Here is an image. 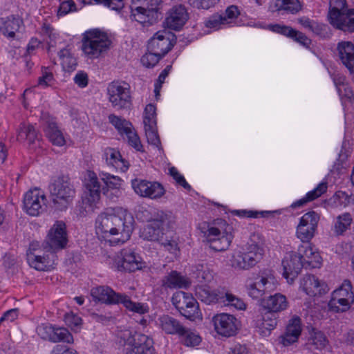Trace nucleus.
<instances>
[{
    "label": "nucleus",
    "mask_w": 354,
    "mask_h": 354,
    "mask_svg": "<svg viewBox=\"0 0 354 354\" xmlns=\"http://www.w3.org/2000/svg\"><path fill=\"white\" fill-rule=\"evenodd\" d=\"M134 223L133 215L127 209H106L95 218V233L111 245H121L130 239Z\"/></svg>",
    "instance_id": "1"
},
{
    "label": "nucleus",
    "mask_w": 354,
    "mask_h": 354,
    "mask_svg": "<svg viewBox=\"0 0 354 354\" xmlns=\"http://www.w3.org/2000/svg\"><path fill=\"white\" fill-rule=\"evenodd\" d=\"M176 218L172 213L158 212L142 229L140 236L145 240L159 242L169 252L176 254L177 243L165 232L173 227Z\"/></svg>",
    "instance_id": "2"
},
{
    "label": "nucleus",
    "mask_w": 354,
    "mask_h": 354,
    "mask_svg": "<svg viewBox=\"0 0 354 354\" xmlns=\"http://www.w3.org/2000/svg\"><path fill=\"white\" fill-rule=\"evenodd\" d=\"M91 295L95 301H100L106 304H122L130 311L143 315L148 312L147 305L133 302L127 295L115 292L109 286H100L93 287L91 290Z\"/></svg>",
    "instance_id": "3"
},
{
    "label": "nucleus",
    "mask_w": 354,
    "mask_h": 354,
    "mask_svg": "<svg viewBox=\"0 0 354 354\" xmlns=\"http://www.w3.org/2000/svg\"><path fill=\"white\" fill-rule=\"evenodd\" d=\"M162 0H131L130 19L144 27L155 24L160 15Z\"/></svg>",
    "instance_id": "4"
},
{
    "label": "nucleus",
    "mask_w": 354,
    "mask_h": 354,
    "mask_svg": "<svg viewBox=\"0 0 354 354\" xmlns=\"http://www.w3.org/2000/svg\"><path fill=\"white\" fill-rule=\"evenodd\" d=\"M328 18L334 28L354 32V9L348 8L346 0H330Z\"/></svg>",
    "instance_id": "5"
},
{
    "label": "nucleus",
    "mask_w": 354,
    "mask_h": 354,
    "mask_svg": "<svg viewBox=\"0 0 354 354\" xmlns=\"http://www.w3.org/2000/svg\"><path fill=\"white\" fill-rule=\"evenodd\" d=\"M111 41L108 35L99 30L86 31L83 36L82 49L91 59L103 57L110 49Z\"/></svg>",
    "instance_id": "6"
},
{
    "label": "nucleus",
    "mask_w": 354,
    "mask_h": 354,
    "mask_svg": "<svg viewBox=\"0 0 354 354\" xmlns=\"http://www.w3.org/2000/svg\"><path fill=\"white\" fill-rule=\"evenodd\" d=\"M232 226L223 219L216 220L213 225L209 226L205 232L206 241L209 248L216 252L226 250L230 245L233 236L231 233Z\"/></svg>",
    "instance_id": "7"
},
{
    "label": "nucleus",
    "mask_w": 354,
    "mask_h": 354,
    "mask_svg": "<svg viewBox=\"0 0 354 354\" xmlns=\"http://www.w3.org/2000/svg\"><path fill=\"white\" fill-rule=\"evenodd\" d=\"M118 342L124 346V354H152L153 340L148 336L135 333L129 330L120 331L118 334Z\"/></svg>",
    "instance_id": "8"
},
{
    "label": "nucleus",
    "mask_w": 354,
    "mask_h": 354,
    "mask_svg": "<svg viewBox=\"0 0 354 354\" xmlns=\"http://www.w3.org/2000/svg\"><path fill=\"white\" fill-rule=\"evenodd\" d=\"M84 184L85 190L82 196V206L80 209V215L82 216L93 213L98 208L101 194L100 183L95 172H86Z\"/></svg>",
    "instance_id": "9"
},
{
    "label": "nucleus",
    "mask_w": 354,
    "mask_h": 354,
    "mask_svg": "<svg viewBox=\"0 0 354 354\" xmlns=\"http://www.w3.org/2000/svg\"><path fill=\"white\" fill-rule=\"evenodd\" d=\"M55 205L60 209H66L75 196V189L67 176H59L49 185Z\"/></svg>",
    "instance_id": "10"
},
{
    "label": "nucleus",
    "mask_w": 354,
    "mask_h": 354,
    "mask_svg": "<svg viewBox=\"0 0 354 354\" xmlns=\"http://www.w3.org/2000/svg\"><path fill=\"white\" fill-rule=\"evenodd\" d=\"M109 264L118 271L135 272L146 267L141 257L131 248H124L110 258Z\"/></svg>",
    "instance_id": "11"
},
{
    "label": "nucleus",
    "mask_w": 354,
    "mask_h": 354,
    "mask_svg": "<svg viewBox=\"0 0 354 354\" xmlns=\"http://www.w3.org/2000/svg\"><path fill=\"white\" fill-rule=\"evenodd\" d=\"M171 301L180 313L187 319L194 321L202 318L198 303L191 294L178 291L173 295Z\"/></svg>",
    "instance_id": "12"
},
{
    "label": "nucleus",
    "mask_w": 354,
    "mask_h": 354,
    "mask_svg": "<svg viewBox=\"0 0 354 354\" xmlns=\"http://www.w3.org/2000/svg\"><path fill=\"white\" fill-rule=\"evenodd\" d=\"M107 95L109 102L117 110L129 108L131 104L130 86L124 82H111L107 86Z\"/></svg>",
    "instance_id": "13"
},
{
    "label": "nucleus",
    "mask_w": 354,
    "mask_h": 354,
    "mask_svg": "<svg viewBox=\"0 0 354 354\" xmlns=\"http://www.w3.org/2000/svg\"><path fill=\"white\" fill-rule=\"evenodd\" d=\"M319 219V214L315 211L304 214L297 226L296 236L303 243H309L316 234Z\"/></svg>",
    "instance_id": "14"
},
{
    "label": "nucleus",
    "mask_w": 354,
    "mask_h": 354,
    "mask_svg": "<svg viewBox=\"0 0 354 354\" xmlns=\"http://www.w3.org/2000/svg\"><path fill=\"white\" fill-rule=\"evenodd\" d=\"M277 281L272 274L262 275L254 282H249L247 286L248 295L254 299H261L264 295L276 289Z\"/></svg>",
    "instance_id": "15"
},
{
    "label": "nucleus",
    "mask_w": 354,
    "mask_h": 354,
    "mask_svg": "<svg viewBox=\"0 0 354 354\" xmlns=\"http://www.w3.org/2000/svg\"><path fill=\"white\" fill-rule=\"evenodd\" d=\"M46 244L53 252L64 249L68 243L66 225L62 221H57L50 227L46 239Z\"/></svg>",
    "instance_id": "16"
},
{
    "label": "nucleus",
    "mask_w": 354,
    "mask_h": 354,
    "mask_svg": "<svg viewBox=\"0 0 354 354\" xmlns=\"http://www.w3.org/2000/svg\"><path fill=\"white\" fill-rule=\"evenodd\" d=\"M176 36L169 31H158L148 42L147 50L165 56L176 43Z\"/></svg>",
    "instance_id": "17"
},
{
    "label": "nucleus",
    "mask_w": 354,
    "mask_h": 354,
    "mask_svg": "<svg viewBox=\"0 0 354 354\" xmlns=\"http://www.w3.org/2000/svg\"><path fill=\"white\" fill-rule=\"evenodd\" d=\"M46 203V196L41 189H30L24 197V209L30 216H37L44 211Z\"/></svg>",
    "instance_id": "18"
},
{
    "label": "nucleus",
    "mask_w": 354,
    "mask_h": 354,
    "mask_svg": "<svg viewBox=\"0 0 354 354\" xmlns=\"http://www.w3.org/2000/svg\"><path fill=\"white\" fill-rule=\"evenodd\" d=\"M131 186L138 195L151 199L160 198L165 193L164 187L156 181L134 179L131 181Z\"/></svg>",
    "instance_id": "19"
},
{
    "label": "nucleus",
    "mask_w": 354,
    "mask_h": 354,
    "mask_svg": "<svg viewBox=\"0 0 354 354\" xmlns=\"http://www.w3.org/2000/svg\"><path fill=\"white\" fill-rule=\"evenodd\" d=\"M215 331L223 337H231L237 330V319L235 317L227 313L216 314L212 317Z\"/></svg>",
    "instance_id": "20"
},
{
    "label": "nucleus",
    "mask_w": 354,
    "mask_h": 354,
    "mask_svg": "<svg viewBox=\"0 0 354 354\" xmlns=\"http://www.w3.org/2000/svg\"><path fill=\"white\" fill-rule=\"evenodd\" d=\"M189 19L185 6L183 4L174 6L170 8L165 19V24L169 29L179 30Z\"/></svg>",
    "instance_id": "21"
},
{
    "label": "nucleus",
    "mask_w": 354,
    "mask_h": 354,
    "mask_svg": "<svg viewBox=\"0 0 354 354\" xmlns=\"http://www.w3.org/2000/svg\"><path fill=\"white\" fill-rule=\"evenodd\" d=\"M283 276L288 282L293 281L304 267L302 260L295 252L287 253L282 260Z\"/></svg>",
    "instance_id": "22"
},
{
    "label": "nucleus",
    "mask_w": 354,
    "mask_h": 354,
    "mask_svg": "<svg viewBox=\"0 0 354 354\" xmlns=\"http://www.w3.org/2000/svg\"><path fill=\"white\" fill-rule=\"evenodd\" d=\"M299 259L302 260V264L305 268H319L322 264V257L309 243H304L299 246L296 252Z\"/></svg>",
    "instance_id": "23"
},
{
    "label": "nucleus",
    "mask_w": 354,
    "mask_h": 354,
    "mask_svg": "<svg viewBox=\"0 0 354 354\" xmlns=\"http://www.w3.org/2000/svg\"><path fill=\"white\" fill-rule=\"evenodd\" d=\"M268 28L274 32L281 34L287 37L293 39L295 41L300 44L304 47L308 48L311 44V40L303 32L298 31L290 26L283 24H269Z\"/></svg>",
    "instance_id": "24"
},
{
    "label": "nucleus",
    "mask_w": 354,
    "mask_h": 354,
    "mask_svg": "<svg viewBox=\"0 0 354 354\" xmlns=\"http://www.w3.org/2000/svg\"><path fill=\"white\" fill-rule=\"evenodd\" d=\"M276 315L263 308L254 320L255 327L262 336L268 335L277 326Z\"/></svg>",
    "instance_id": "25"
},
{
    "label": "nucleus",
    "mask_w": 354,
    "mask_h": 354,
    "mask_svg": "<svg viewBox=\"0 0 354 354\" xmlns=\"http://www.w3.org/2000/svg\"><path fill=\"white\" fill-rule=\"evenodd\" d=\"M301 290L310 297H315L326 292L327 286L320 281L315 276L308 274L304 276L300 282Z\"/></svg>",
    "instance_id": "26"
},
{
    "label": "nucleus",
    "mask_w": 354,
    "mask_h": 354,
    "mask_svg": "<svg viewBox=\"0 0 354 354\" xmlns=\"http://www.w3.org/2000/svg\"><path fill=\"white\" fill-rule=\"evenodd\" d=\"M301 332V322L298 316H294L289 320L284 334L281 337V343L289 346L297 341Z\"/></svg>",
    "instance_id": "27"
},
{
    "label": "nucleus",
    "mask_w": 354,
    "mask_h": 354,
    "mask_svg": "<svg viewBox=\"0 0 354 354\" xmlns=\"http://www.w3.org/2000/svg\"><path fill=\"white\" fill-rule=\"evenodd\" d=\"M261 306L265 309L275 314L285 310L288 307L286 297L281 293H276L261 301Z\"/></svg>",
    "instance_id": "28"
},
{
    "label": "nucleus",
    "mask_w": 354,
    "mask_h": 354,
    "mask_svg": "<svg viewBox=\"0 0 354 354\" xmlns=\"http://www.w3.org/2000/svg\"><path fill=\"white\" fill-rule=\"evenodd\" d=\"M339 57L351 75H354V44L351 41H342L337 45Z\"/></svg>",
    "instance_id": "29"
},
{
    "label": "nucleus",
    "mask_w": 354,
    "mask_h": 354,
    "mask_svg": "<svg viewBox=\"0 0 354 354\" xmlns=\"http://www.w3.org/2000/svg\"><path fill=\"white\" fill-rule=\"evenodd\" d=\"M191 282L189 279L180 272L172 270L161 279V284L165 288H187Z\"/></svg>",
    "instance_id": "30"
},
{
    "label": "nucleus",
    "mask_w": 354,
    "mask_h": 354,
    "mask_svg": "<svg viewBox=\"0 0 354 354\" xmlns=\"http://www.w3.org/2000/svg\"><path fill=\"white\" fill-rule=\"evenodd\" d=\"M270 8L272 12L295 15L301 10L302 5L299 0H273Z\"/></svg>",
    "instance_id": "31"
},
{
    "label": "nucleus",
    "mask_w": 354,
    "mask_h": 354,
    "mask_svg": "<svg viewBox=\"0 0 354 354\" xmlns=\"http://www.w3.org/2000/svg\"><path fill=\"white\" fill-rule=\"evenodd\" d=\"M158 322L161 329L168 335L178 336L185 326L179 320L168 315L160 316Z\"/></svg>",
    "instance_id": "32"
},
{
    "label": "nucleus",
    "mask_w": 354,
    "mask_h": 354,
    "mask_svg": "<svg viewBox=\"0 0 354 354\" xmlns=\"http://www.w3.org/2000/svg\"><path fill=\"white\" fill-rule=\"evenodd\" d=\"M104 156L109 166L114 167L117 170H120L122 172L128 169L129 164L127 161L122 158L120 153L115 149H106Z\"/></svg>",
    "instance_id": "33"
},
{
    "label": "nucleus",
    "mask_w": 354,
    "mask_h": 354,
    "mask_svg": "<svg viewBox=\"0 0 354 354\" xmlns=\"http://www.w3.org/2000/svg\"><path fill=\"white\" fill-rule=\"evenodd\" d=\"M99 176L101 180L105 184L107 189H113V191L114 192L115 197H118L120 194L121 192L119 189L122 185V180L120 177L104 171L100 172ZM103 189L105 195L113 198L111 196V194H109V190H105V188H103Z\"/></svg>",
    "instance_id": "34"
},
{
    "label": "nucleus",
    "mask_w": 354,
    "mask_h": 354,
    "mask_svg": "<svg viewBox=\"0 0 354 354\" xmlns=\"http://www.w3.org/2000/svg\"><path fill=\"white\" fill-rule=\"evenodd\" d=\"M44 131L46 137L53 145L62 147L66 144L62 132L59 129L57 123L53 120L46 122V126Z\"/></svg>",
    "instance_id": "35"
},
{
    "label": "nucleus",
    "mask_w": 354,
    "mask_h": 354,
    "mask_svg": "<svg viewBox=\"0 0 354 354\" xmlns=\"http://www.w3.org/2000/svg\"><path fill=\"white\" fill-rule=\"evenodd\" d=\"M23 21L19 17L11 16L0 21V30L4 35L14 38L17 32L19 30Z\"/></svg>",
    "instance_id": "36"
},
{
    "label": "nucleus",
    "mask_w": 354,
    "mask_h": 354,
    "mask_svg": "<svg viewBox=\"0 0 354 354\" xmlns=\"http://www.w3.org/2000/svg\"><path fill=\"white\" fill-rule=\"evenodd\" d=\"M196 295L203 302L207 304H211L221 301L223 299V292H218L216 290H212L209 287L201 286L196 289Z\"/></svg>",
    "instance_id": "37"
},
{
    "label": "nucleus",
    "mask_w": 354,
    "mask_h": 354,
    "mask_svg": "<svg viewBox=\"0 0 354 354\" xmlns=\"http://www.w3.org/2000/svg\"><path fill=\"white\" fill-rule=\"evenodd\" d=\"M178 337L180 343L187 347H194L199 345L202 339L195 329L188 328L186 326H184Z\"/></svg>",
    "instance_id": "38"
},
{
    "label": "nucleus",
    "mask_w": 354,
    "mask_h": 354,
    "mask_svg": "<svg viewBox=\"0 0 354 354\" xmlns=\"http://www.w3.org/2000/svg\"><path fill=\"white\" fill-rule=\"evenodd\" d=\"M326 189L327 186L326 183H319L313 190L308 192L304 198L294 202L291 205V207L297 208L304 206L308 202L321 196L322 194L326 192Z\"/></svg>",
    "instance_id": "39"
},
{
    "label": "nucleus",
    "mask_w": 354,
    "mask_h": 354,
    "mask_svg": "<svg viewBox=\"0 0 354 354\" xmlns=\"http://www.w3.org/2000/svg\"><path fill=\"white\" fill-rule=\"evenodd\" d=\"M34 246V243L30 245L29 250L27 253V261L29 265L34 268L37 270L44 271L46 270L48 266L47 259L46 257L35 254L32 252V247Z\"/></svg>",
    "instance_id": "40"
},
{
    "label": "nucleus",
    "mask_w": 354,
    "mask_h": 354,
    "mask_svg": "<svg viewBox=\"0 0 354 354\" xmlns=\"http://www.w3.org/2000/svg\"><path fill=\"white\" fill-rule=\"evenodd\" d=\"M231 261L232 266L238 270H248L256 265L245 252L233 256Z\"/></svg>",
    "instance_id": "41"
},
{
    "label": "nucleus",
    "mask_w": 354,
    "mask_h": 354,
    "mask_svg": "<svg viewBox=\"0 0 354 354\" xmlns=\"http://www.w3.org/2000/svg\"><path fill=\"white\" fill-rule=\"evenodd\" d=\"M63 69L67 72L74 71L77 66L76 59L71 55L69 50L63 48L59 52Z\"/></svg>",
    "instance_id": "42"
},
{
    "label": "nucleus",
    "mask_w": 354,
    "mask_h": 354,
    "mask_svg": "<svg viewBox=\"0 0 354 354\" xmlns=\"http://www.w3.org/2000/svg\"><path fill=\"white\" fill-rule=\"evenodd\" d=\"M353 218L348 212L344 213L337 217L334 224V231L336 234H342L351 226Z\"/></svg>",
    "instance_id": "43"
},
{
    "label": "nucleus",
    "mask_w": 354,
    "mask_h": 354,
    "mask_svg": "<svg viewBox=\"0 0 354 354\" xmlns=\"http://www.w3.org/2000/svg\"><path fill=\"white\" fill-rule=\"evenodd\" d=\"M353 302L347 301L342 298H339L335 296L331 297L328 302V308L330 311L334 313H343L347 311L351 306Z\"/></svg>",
    "instance_id": "44"
},
{
    "label": "nucleus",
    "mask_w": 354,
    "mask_h": 354,
    "mask_svg": "<svg viewBox=\"0 0 354 354\" xmlns=\"http://www.w3.org/2000/svg\"><path fill=\"white\" fill-rule=\"evenodd\" d=\"M351 290L352 286L351 282L346 280L339 288L333 292L332 295L342 298L345 300L346 299L347 301L354 302V294Z\"/></svg>",
    "instance_id": "45"
},
{
    "label": "nucleus",
    "mask_w": 354,
    "mask_h": 354,
    "mask_svg": "<svg viewBox=\"0 0 354 354\" xmlns=\"http://www.w3.org/2000/svg\"><path fill=\"white\" fill-rule=\"evenodd\" d=\"M73 337L65 328L55 327L52 337L53 342H63L68 344L73 343Z\"/></svg>",
    "instance_id": "46"
},
{
    "label": "nucleus",
    "mask_w": 354,
    "mask_h": 354,
    "mask_svg": "<svg viewBox=\"0 0 354 354\" xmlns=\"http://www.w3.org/2000/svg\"><path fill=\"white\" fill-rule=\"evenodd\" d=\"M109 120L122 136L132 129L131 122L115 115H110Z\"/></svg>",
    "instance_id": "47"
},
{
    "label": "nucleus",
    "mask_w": 354,
    "mask_h": 354,
    "mask_svg": "<svg viewBox=\"0 0 354 354\" xmlns=\"http://www.w3.org/2000/svg\"><path fill=\"white\" fill-rule=\"evenodd\" d=\"M196 277L201 283H208L213 279V272L207 266L199 264L196 266Z\"/></svg>",
    "instance_id": "48"
},
{
    "label": "nucleus",
    "mask_w": 354,
    "mask_h": 354,
    "mask_svg": "<svg viewBox=\"0 0 354 354\" xmlns=\"http://www.w3.org/2000/svg\"><path fill=\"white\" fill-rule=\"evenodd\" d=\"M247 246L250 247L251 249H257L260 251L265 252V239L262 234L259 232H254L251 233L249 240L247 243Z\"/></svg>",
    "instance_id": "49"
},
{
    "label": "nucleus",
    "mask_w": 354,
    "mask_h": 354,
    "mask_svg": "<svg viewBox=\"0 0 354 354\" xmlns=\"http://www.w3.org/2000/svg\"><path fill=\"white\" fill-rule=\"evenodd\" d=\"M156 108L154 105L149 104L146 106L144 112V127H156Z\"/></svg>",
    "instance_id": "50"
},
{
    "label": "nucleus",
    "mask_w": 354,
    "mask_h": 354,
    "mask_svg": "<svg viewBox=\"0 0 354 354\" xmlns=\"http://www.w3.org/2000/svg\"><path fill=\"white\" fill-rule=\"evenodd\" d=\"M84 4H104L114 10H120L124 7L123 0H82Z\"/></svg>",
    "instance_id": "51"
},
{
    "label": "nucleus",
    "mask_w": 354,
    "mask_h": 354,
    "mask_svg": "<svg viewBox=\"0 0 354 354\" xmlns=\"http://www.w3.org/2000/svg\"><path fill=\"white\" fill-rule=\"evenodd\" d=\"M221 301L226 302L227 305L233 306L238 310L245 308V304L243 301L229 292H223V299Z\"/></svg>",
    "instance_id": "52"
},
{
    "label": "nucleus",
    "mask_w": 354,
    "mask_h": 354,
    "mask_svg": "<svg viewBox=\"0 0 354 354\" xmlns=\"http://www.w3.org/2000/svg\"><path fill=\"white\" fill-rule=\"evenodd\" d=\"M349 196L345 192L339 191L330 198V202L335 207H346L349 205Z\"/></svg>",
    "instance_id": "53"
},
{
    "label": "nucleus",
    "mask_w": 354,
    "mask_h": 354,
    "mask_svg": "<svg viewBox=\"0 0 354 354\" xmlns=\"http://www.w3.org/2000/svg\"><path fill=\"white\" fill-rule=\"evenodd\" d=\"M162 57L155 52L148 50L141 58L142 65L147 68L155 66Z\"/></svg>",
    "instance_id": "54"
},
{
    "label": "nucleus",
    "mask_w": 354,
    "mask_h": 354,
    "mask_svg": "<svg viewBox=\"0 0 354 354\" xmlns=\"http://www.w3.org/2000/svg\"><path fill=\"white\" fill-rule=\"evenodd\" d=\"M226 24V19L221 15H213L205 21V26L209 28L218 30Z\"/></svg>",
    "instance_id": "55"
},
{
    "label": "nucleus",
    "mask_w": 354,
    "mask_h": 354,
    "mask_svg": "<svg viewBox=\"0 0 354 354\" xmlns=\"http://www.w3.org/2000/svg\"><path fill=\"white\" fill-rule=\"evenodd\" d=\"M145 131L148 142L160 149L161 144L156 127H145Z\"/></svg>",
    "instance_id": "56"
},
{
    "label": "nucleus",
    "mask_w": 354,
    "mask_h": 354,
    "mask_svg": "<svg viewBox=\"0 0 354 354\" xmlns=\"http://www.w3.org/2000/svg\"><path fill=\"white\" fill-rule=\"evenodd\" d=\"M124 136H126L129 145L133 147L137 151L142 150V145L140 142V138L133 129L127 132Z\"/></svg>",
    "instance_id": "57"
},
{
    "label": "nucleus",
    "mask_w": 354,
    "mask_h": 354,
    "mask_svg": "<svg viewBox=\"0 0 354 354\" xmlns=\"http://www.w3.org/2000/svg\"><path fill=\"white\" fill-rule=\"evenodd\" d=\"M54 326L48 324H41L37 328V333L41 338L52 342Z\"/></svg>",
    "instance_id": "58"
},
{
    "label": "nucleus",
    "mask_w": 354,
    "mask_h": 354,
    "mask_svg": "<svg viewBox=\"0 0 354 354\" xmlns=\"http://www.w3.org/2000/svg\"><path fill=\"white\" fill-rule=\"evenodd\" d=\"M169 174L175 180L176 184L182 186L185 189L190 190L191 186L187 183L184 176L178 172V169L176 167H172L169 169Z\"/></svg>",
    "instance_id": "59"
},
{
    "label": "nucleus",
    "mask_w": 354,
    "mask_h": 354,
    "mask_svg": "<svg viewBox=\"0 0 354 354\" xmlns=\"http://www.w3.org/2000/svg\"><path fill=\"white\" fill-rule=\"evenodd\" d=\"M76 4L73 0H67L62 2L59 5L57 15L64 16L69 12L76 11Z\"/></svg>",
    "instance_id": "60"
},
{
    "label": "nucleus",
    "mask_w": 354,
    "mask_h": 354,
    "mask_svg": "<svg viewBox=\"0 0 354 354\" xmlns=\"http://www.w3.org/2000/svg\"><path fill=\"white\" fill-rule=\"evenodd\" d=\"M53 81V75L48 68H42L41 75L38 78V85L48 86Z\"/></svg>",
    "instance_id": "61"
},
{
    "label": "nucleus",
    "mask_w": 354,
    "mask_h": 354,
    "mask_svg": "<svg viewBox=\"0 0 354 354\" xmlns=\"http://www.w3.org/2000/svg\"><path fill=\"white\" fill-rule=\"evenodd\" d=\"M311 341L312 344H313L317 349H322L326 346L328 342L324 334L319 331L314 333Z\"/></svg>",
    "instance_id": "62"
},
{
    "label": "nucleus",
    "mask_w": 354,
    "mask_h": 354,
    "mask_svg": "<svg viewBox=\"0 0 354 354\" xmlns=\"http://www.w3.org/2000/svg\"><path fill=\"white\" fill-rule=\"evenodd\" d=\"M64 322L68 327L73 328L81 325L82 319L73 313H68L64 315Z\"/></svg>",
    "instance_id": "63"
},
{
    "label": "nucleus",
    "mask_w": 354,
    "mask_h": 354,
    "mask_svg": "<svg viewBox=\"0 0 354 354\" xmlns=\"http://www.w3.org/2000/svg\"><path fill=\"white\" fill-rule=\"evenodd\" d=\"M50 354H80L75 349L63 344L55 345Z\"/></svg>",
    "instance_id": "64"
}]
</instances>
